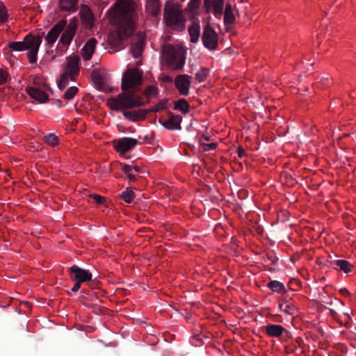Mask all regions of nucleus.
Returning a JSON list of instances; mask_svg holds the SVG:
<instances>
[{
  "label": "nucleus",
  "mask_w": 356,
  "mask_h": 356,
  "mask_svg": "<svg viewBox=\"0 0 356 356\" xmlns=\"http://www.w3.org/2000/svg\"><path fill=\"white\" fill-rule=\"evenodd\" d=\"M143 71L138 68H128L123 73L121 83L122 92L107 101L108 106L112 110H127L149 103V101L144 102L142 97L136 94L143 83Z\"/></svg>",
  "instance_id": "1"
},
{
  "label": "nucleus",
  "mask_w": 356,
  "mask_h": 356,
  "mask_svg": "<svg viewBox=\"0 0 356 356\" xmlns=\"http://www.w3.org/2000/svg\"><path fill=\"white\" fill-rule=\"evenodd\" d=\"M108 13L124 37L131 36L139 17L138 5L133 0H115Z\"/></svg>",
  "instance_id": "2"
},
{
  "label": "nucleus",
  "mask_w": 356,
  "mask_h": 356,
  "mask_svg": "<svg viewBox=\"0 0 356 356\" xmlns=\"http://www.w3.org/2000/svg\"><path fill=\"white\" fill-rule=\"evenodd\" d=\"M65 27L66 28L59 40L58 44H62L67 47L70 44L76 30V24L74 22L71 21L67 25L66 20L59 21L47 33L45 38L47 42L49 44H54Z\"/></svg>",
  "instance_id": "3"
},
{
  "label": "nucleus",
  "mask_w": 356,
  "mask_h": 356,
  "mask_svg": "<svg viewBox=\"0 0 356 356\" xmlns=\"http://www.w3.org/2000/svg\"><path fill=\"white\" fill-rule=\"evenodd\" d=\"M42 42V37L39 35L29 33L22 41L10 42L8 47L13 51H23L29 50L27 56L31 63L37 62V55Z\"/></svg>",
  "instance_id": "4"
},
{
  "label": "nucleus",
  "mask_w": 356,
  "mask_h": 356,
  "mask_svg": "<svg viewBox=\"0 0 356 356\" xmlns=\"http://www.w3.org/2000/svg\"><path fill=\"white\" fill-rule=\"evenodd\" d=\"M163 19L167 26L173 31L181 32L185 29V19L178 4L167 1L163 10Z\"/></svg>",
  "instance_id": "5"
},
{
  "label": "nucleus",
  "mask_w": 356,
  "mask_h": 356,
  "mask_svg": "<svg viewBox=\"0 0 356 356\" xmlns=\"http://www.w3.org/2000/svg\"><path fill=\"white\" fill-rule=\"evenodd\" d=\"M67 63L64 67V72L60 75L58 82V88L61 90L65 89L69 83V79L75 81L79 74V61L78 56H70L66 58Z\"/></svg>",
  "instance_id": "6"
},
{
  "label": "nucleus",
  "mask_w": 356,
  "mask_h": 356,
  "mask_svg": "<svg viewBox=\"0 0 356 356\" xmlns=\"http://www.w3.org/2000/svg\"><path fill=\"white\" fill-rule=\"evenodd\" d=\"M167 57V63L173 70H180L185 64V58L179 55L178 51L172 46H169L165 51Z\"/></svg>",
  "instance_id": "7"
},
{
  "label": "nucleus",
  "mask_w": 356,
  "mask_h": 356,
  "mask_svg": "<svg viewBox=\"0 0 356 356\" xmlns=\"http://www.w3.org/2000/svg\"><path fill=\"white\" fill-rule=\"evenodd\" d=\"M202 40L203 44L209 50H215L218 44V36L210 25L204 28Z\"/></svg>",
  "instance_id": "8"
},
{
  "label": "nucleus",
  "mask_w": 356,
  "mask_h": 356,
  "mask_svg": "<svg viewBox=\"0 0 356 356\" xmlns=\"http://www.w3.org/2000/svg\"><path fill=\"white\" fill-rule=\"evenodd\" d=\"M70 278L72 281L81 284L92 280V275L88 270H85L74 265L70 268Z\"/></svg>",
  "instance_id": "9"
},
{
  "label": "nucleus",
  "mask_w": 356,
  "mask_h": 356,
  "mask_svg": "<svg viewBox=\"0 0 356 356\" xmlns=\"http://www.w3.org/2000/svg\"><path fill=\"white\" fill-rule=\"evenodd\" d=\"M138 141L133 138L124 137L113 141L115 149L120 154L132 150Z\"/></svg>",
  "instance_id": "10"
},
{
  "label": "nucleus",
  "mask_w": 356,
  "mask_h": 356,
  "mask_svg": "<svg viewBox=\"0 0 356 356\" xmlns=\"http://www.w3.org/2000/svg\"><path fill=\"white\" fill-rule=\"evenodd\" d=\"M170 118L168 120H164L162 118L159 119V122L168 130H181V122L182 117L179 115H175L172 113H169Z\"/></svg>",
  "instance_id": "11"
},
{
  "label": "nucleus",
  "mask_w": 356,
  "mask_h": 356,
  "mask_svg": "<svg viewBox=\"0 0 356 356\" xmlns=\"http://www.w3.org/2000/svg\"><path fill=\"white\" fill-rule=\"evenodd\" d=\"M191 76L188 74L177 75L175 79V86L181 95L187 96L191 87Z\"/></svg>",
  "instance_id": "12"
},
{
  "label": "nucleus",
  "mask_w": 356,
  "mask_h": 356,
  "mask_svg": "<svg viewBox=\"0 0 356 356\" xmlns=\"http://www.w3.org/2000/svg\"><path fill=\"white\" fill-rule=\"evenodd\" d=\"M145 35L143 32L138 33L136 40L133 42L131 51L132 56L137 58L141 56L143 51Z\"/></svg>",
  "instance_id": "13"
},
{
  "label": "nucleus",
  "mask_w": 356,
  "mask_h": 356,
  "mask_svg": "<svg viewBox=\"0 0 356 356\" xmlns=\"http://www.w3.org/2000/svg\"><path fill=\"white\" fill-rule=\"evenodd\" d=\"M26 91L32 99L40 104L46 102L48 99L47 94L39 88L27 87Z\"/></svg>",
  "instance_id": "14"
},
{
  "label": "nucleus",
  "mask_w": 356,
  "mask_h": 356,
  "mask_svg": "<svg viewBox=\"0 0 356 356\" xmlns=\"http://www.w3.org/2000/svg\"><path fill=\"white\" fill-rule=\"evenodd\" d=\"M97 43V41L94 38L89 39L86 42L81 49V55L84 60L87 61L91 59L92 56L95 52Z\"/></svg>",
  "instance_id": "15"
},
{
  "label": "nucleus",
  "mask_w": 356,
  "mask_h": 356,
  "mask_svg": "<svg viewBox=\"0 0 356 356\" xmlns=\"http://www.w3.org/2000/svg\"><path fill=\"white\" fill-rule=\"evenodd\" d=\"M123 115L125 118L135 122L137 121L144 120L147 115V112L146 111V109H139L131 111H124L123 112Z\"/></svg>",
  "instance_id": "16"
},
{
  "label": "nucleus",
  "mask_w": 356,
  "mask_h": 356,
  "mask_svg": "<svg viewBox=\"0 0 356 356\" xmlns=\"http://www.w3.org/2000/svg\"><path fill=\"white\" fill-rule=\"evenodd\" d=\"M266 334L270 337H280L285 329L280 325L269 324L264 327Z\"/></svg>",
  "instance_id": "17"
},
{
  "label": "nucleus",
  "mask_w": 356,
  "mask_h": 356,
  "mask_svg": "<svg viewBox=\"0 0 356 356\" xmlns=\"http://www.w3.org/2000/svg\"><path fill=\"white\" fill-rule=\"evenodd\" d=\"M146 10L154 17H156L161 10V4L159 0H147Z\"/></svg>",
  "instance_id": "18"
},
{
  "label": "nucleus",
  "mask_w": 356,
  "mask_h": 356,
  "mask_svg": "<svg viewBox=\"0 0 356 356\" xmlns=\"http://www.w3.org/2000/svg\"><path fill=\"white\" fill-rule=\"evenodd\" d=\"M188 33L191 38V42L193 43L197 42L200 35V25L199 22H193V24L188 28Z\"/></svg>",
  "instance_id": "19"
},
{
  "label": "nucleus",
  "mask_w": 356,
  "mask_h": 356,
  "mask_svg": "<svg viewBox=\"0 0 356 356\" xmlns=\"http://www.w3.org/2000/svg\"><path fill=\"white\" fill-rule=\"evenodd\" d=\"M333 266H337L345 273H348L352 270L353 266L348 261L343 259L334 260L332 261Z\"/></svg>",
  "instance_id": "20"
},
{
  "label": "nucleus",
  "mask_w": 356,
  "mask_h": 356,
  "mask_svg": "<svg viewBox=\"0 0 356 356\" xmlns=\"http://www.w3.org/2000/svg\"><path fill=\"white\" fill-rule=\"evenodd\" d=\"M267 287L272 291L278 293H285L286 289L284 284L277 280H273L267 284Z\"/></svg>",
  "instance_id": "21"
},
{
  "label": "nucleus",
  "mask_w": 356,
  "mask_h": 356,
  "mask_svg": "<svg viewBox=\"0 0 356 356\" xmlns=\"http://www.w3.org/2000/svg\"><path fill=\"white\" fill-rule=\"evenodd\" d=\"M235 21V17L232 11L231 4L227 3L225 6L224 15V23L226 26L232 24Z\"/></svg>",
  "instance_id": "22"
},
{
  "label": "nucleus",
  "mask_w": 356,
  "mask_h": 356,
  "mask_svg": "<svg viewBox=\"0 0 356 356\" xmlns=\"http://www.w3.org/2000/svg\"><path fill=\"white\" fill-rule=\"evenodd\" d=\"M76 3L77 0H59V6L63 10L74 11Z\"/></svg>",
  "instance_id": "23"
},
{
  "label": "nucleus",
  "mask_w": 356,
  "mask_h": 356,
  "mask_svg": "<svg viewBox=\"0 0 356 356\" xmlns=\"http://www.w3.org/2000/svg\"><path fill=\"white\" fill-rule=\"evenodd\" d=\"M189 104L186 99H180L175 102V110H178L183 114H187L189 112Z\"/></svg>",
  "instance_id": "24"
},
{
  "label": "nucleus",
  "mask_w": 356,
  "mask_h": 356,
  "mask_svg": "<svg viewBox=\"0 0 356 356\" xmlns=\"http://www.w3.org/2000/svg\"><path fill=\"white\" fill-rule=\"evenodd\" d=\"M122 170L124 174V179L130 182H134L136 180V175H133V172L129 164H122Z\"/></svg>",
  "instance_id": "25"
},
{
  "label": "nucleus",
  "mask_w": 356,
  "mask_h": 356,
  "mask_svg": "<svg viewBox=\"0 0 356 356\" xmlns=\"http://www.w3.org/2000/svg\"><path fill=\"white\" fill-rule=\"evenodd\" d=\"M168 107V100L167 99H163L160 100L156 105L154 106L146 109L147 114L149 113H157L161 110L165 109Z\"/></svg>",
  "instance_id": "26"
},
{
  "label": "nucleus",
  "mask_w": 356,
  "mask_h": 356,
  "mask_svg": "<svg viewBox=\"0 0 356 356\" xmlns=\"http://www.w3.org/2000/svg\"><path fill=\"white\" fill-rule=\"evenodd\" d=\"M213 15L217 18H220L223 12L224 0H213Z\"/></svg>",
  "instance_id": "27"
},
{
  "label": "nucleus",
  "mask_w": 356,
  "mask_h": 356,
  "mask_svg": "<svg viewBox=\"0 0 356 356\" xmlns=\"http://www.w3.org/2000/svg\"><path fill=\"white\" fill-rule=\"evenodd\" d=\"M279 308L280 310L289 315H293L296 310L295 306L289 300H285L284 303L280 304Z\"/></svg>",
  "instance_id": "28"
},
{
  "label": "nucleus",
  "mask_w": 356,
  "mask_h": 356,
  "mask_svg": "<svg viewBox=\"0 0 356 356\" xmlns=\"http://www.w3.org/2000/svg\"><path fill=\"white\" fill-rule=\"evenodd\" d=\"M144 95L148 99L156 97L159 95V89L156 86H148L145 89Z\"/></svg>",
  "instance_id": "29"
},
{
  "label": "nucleus",
  "mask_w": 356,
  "mask_h": 356,
  "mask_svg": "<svg viewBox=\"0 0 356 356\" xmlns=\"http://www.w3.org/2000/svg\"><path fill=\"white\" fill-rule=\"evenodd\" d=\"M120 196L125 202L130 203L133 201L135 194L131 189L127 188L121 193Z\"/></svg>",
  "instance_id": "30"
},
{
  "label": "nucleus",
  "mask_w": 356,
  "mask_h": 356,
  "mask_svg": "<svg viewBox=\"0 0 356 356\" xmlns=\"http://www.w3.org/2000/svg\"><path fill=\"white\" fill-rule=\"evenodd\" d=\"M79 89L76 86H72L69 88L64 93L63 97L65 100H70L73 99V97L78 92Z\"/></svg>",
  "instance_id": "31"
},
{
  "label": "nucleus",
  "mask_w": 356,
  "mask_h": 356,
  "mask_svg": "<svg viewBox=\"0 0 356 356\" xmlns=\"http://www.w3.org/2000/svg\"><path fill=\"white\" fill-rule=\"evenodd\" d=\"M44 141L49 145L53 147L58 144V138L55 134H49L44 137Z\"/></svg>",
  "instance_id": "32"
},
{
  "label": "nucleus",
  "mask_w": 356,
  "mask_h": 356,
  "mask_svg": "<svg viewBox=\"0 0 356 356\" xmlns=\"http://www.w3.org/2000/svg\"><path fill=\"white\" fill-rule=\"evenodd\" d=\"M209 74V70L207 68L202 67L196 74L195 78L198 81V82L202 83L204 81L207 76Z\"/></svg>",
  "instance_id": "33"
},
{
  "label": "nucleus",
  "mask_w": 356,
  "mask_h": 356,
  "mask_svg": "<svg viewBox=\"0 0 356 356\" xmlns=\"http://www.w3.org/2000/svg\"><path fill=\"white\" fill-rule=\"evenodd\" d=\"M8 15L6 6L0 1V23L3 24L8 21Z\"/></svg>",
  "instance_id": "34"
},
{
  "label": "nucleus",
  "mask_w": 356,
  "mask_h": 356,
  "mask_svg": "<svg viewBox=\"0 0 356 356\" xmlns=\"http://www.w3.org/2000/svg\"><path fill=\"white\" fill-rule=\"evenodd\" d=\"M10 80V76L8 72L3 69L0 68V86L4 85Z\"/></svg>",
  "instance_id": "35"
},
{
  "label": "nucleus",
  "mask_w": 356,
  "mask_h": 356,
  "mask_svg": "<svg viewBox=\"0 0 356 356\" xmlns=\"http://www.w3.org/2000/svg\"><path fill=\"white\" fill-rule=\"evenodd\" d=\"M92 78L96 85L99 86V87H102L104 86V79L103 77V75L101 74L99 72H94L92 73Z\"/></svg>",
  "instance_id": "36"
},
{
  "label": "nucleus",
  "mask_w": 356,
  "mask_h": 356,
  "mask_svg": "<svg viewBox=\"0 0 356 356\" xmlns=\"http://www.w3.org/2000/svg\"><path fill=\"white\" fill-rule=\"evenodd\" d=\"M267 260L269 261L270 264L275 265L277 262L278 258L274 253H268L267 254Z\"/></svg>",
  "instance_id": "37"
},
{
  "label": "nucleus",
  "mask_w": 356,
  "mask_h": 356,
  "mask_svg": "<svg viewBox=\"0 0 356 356\" xmlns=\"http://www.w3.org/2000/svg\"><path fill=\"white\" fill-rule=\"evenodd\" d=\"M217 145L214 143H209L205 145V146L203 147L204 151H209V150H213L216 148Z\"/></svg>",
  "instance_id": "38"
},
{
  "label": "nucleus",
  "mask_w": 356,
  "mask_h": 356,
  "mask_svg": "<svg viewBox=\"0 0 356 356\" xmlns=\"http://www.w3.org/2000/svg\"><path fill=\"white\" fill-rule=\"evenodd\" d=\"M339 292L343 296L349 297V298H350L352 296V294L346 288L340 289Z\"/></svg>",
  "instance_id": "39"
},
{
  "label": "nucleus",
  "mask_w": 356,
  "mask_h": 356,
  "mask_svg": "<svg viewBox=\"0 0 356 356\" xmlns=\"http://www.w3.org/2000/svg\"><path fill=\"white\" fill-rule=\"evenodd\" d=\"M92 197L94 200L98 204H101L104 201V197L99 195H94Z\"/></svg>",
  "instance_id": "40"
},
{
  "label": "nucleus",
  "mask_w": 356,
  "mask_h": 356,
  "mask_svg": "<svg viewBox=\"0 0 356 356\" xmlns=\"http://www.w3.org/2000/svg\"><path fill=\"white\" fill-rule=\"evenodd\" d=\"M81 283H79L78 282H76L75 284H74V286H72V289H71L72 291H73V292L78 291L80 289V288H81Z\"/></svg>",
  "instance_id": "41"
},
{
  "label": "nucleus",
  "mask_w": 356,
  "mask_h": 356,
  "mask_svg": "<svg viewBox=\"0 0 356 356\" xmlns=\"http://www.w3.org/2000/svg\"><path fill=\"white\" fill-rule=\"evenodd\" d=\"M200 0H191L189 4L193 8H197L199 6Z\"/></svg>",
  "instance_id": "42"
},
{
  "label": "nucleus",
  "mask_w": 356,
  "mask_h": 356,
  "mask_svg": "<svg viewBox=\"0 0 356 356\" xmlns=\"http://www.w3.org/2000/svg\"><path fill=\"white\" fill-rule=\"evenodd\" d=\"M130 168H131V171L136 173L141 172V168L138 165H130Z\"/></svg>",
  "instance_id": "43"
},
{
  "label": "nucleus",
  "mask_w": 356,
  "mask_h": 356,
  "mask_svg": "<svg viewBox=\"0 0 356 356\" xmlns=\"http://www.w3.org/2000/svg\"><path fill=\"white\" fill-rule=\"evenodd\" d=\"M211 0H204V6L207 9V13H209L210 11V9H211V3H210Z\"/></svg>",
  "instance_id": "44"
},
{
  "label": "nucleus",
  "mask_w": 356,
  "mask_h": 356,
  "mask_svg": "<svg viewBox=\"0 0 356 356\" xmlns=\"http://www.w3.org/2000/svg\"><path fill=\"white\" fill-rule=\"evenodd\" d=\"M244 155H245V150L243 148L239 147L238 149V157L242 158V157L244 156Z\"/></svg>",
  "instance_id": "45"
},
{
  "label": "nucleus",
  "mask_w": 356,
  "mask_h": 356,
  "mask_svg": "<svg viewBox=\"0 0 356 356\" xmlns=\"http://www.w3.org/2000/svg\"><path fill=\"white\" fill-rule=\"evenodd\" d=\"M56 102H57V106L58 107H63L64 106L65 104H67V102L65 103V104H63L62 101L60 100V99H57L56 100Z\"/></svg>",
  "instance_id": "46"
},
{
  "label": "nucleus",
  "mask_w": 356,
  "mask_h": 356,
  "mask_svg": "<svg viewBox=\"0 0 356 356\" xmlns=\"http://www.w3.org/2000/svg\"><path fill=\"white\" fill-rule=\"evenodd\" d=\"M163 80L165 81H167V82H172V78L170 76H165L163 77Z\"/></svg>",
  "instance_id": "47"
},
{
  "label": "nucleus",
  "mask_w": 356,
  "mask_h": 356,
  "mask_svg": "<svg viewBox=\"0 0 356 356\" xmlns=\"http://www.w3.org/2000/svg\"><path fill=\"white\" fill-rule=\"evenodd\" d=\"M92 17L90 13H88V22L90 23L92 21Z\"/></svg>",
  "instance_id": "48"
},
{
  "label": "nucleus",
  "mask_w": 356,
  "mask_h": 356,
  "mask_svg": "<svg viewBox=\"0 0 356 356\" xmlns=\"http://www.w3.org/2000/svg\"><path fill=\"white\" fill-rule=\"evenodd\" d=\"M204 138L205 140H209V137H207V136H204Z\"/></svg>",
  "instance_id": "49"
},
{
  "label": "nucleus",
  "mask_w": 356,
  "mask_h": 356,
  "mask_svg": "<svg viewBox=\"0 0 356 356\" xmlns=\"http://www.w3.org/2000/svg\"><path fill=\"white\" fill-rule=\"evenodd\" d=\"M81 293H86V290H81Z\"/></svg>",
  "instance_id": "50"
}]
</instances>
